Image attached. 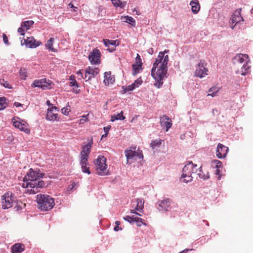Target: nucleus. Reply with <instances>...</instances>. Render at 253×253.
I'll return each mask as SVG.
<instances>
[{
  "label": "nucleus",
  "instance_id": "nucleus-4",
  "mask_svg": "<svg viewBox=\"0 0 253 253\" xmlns=\"http://www.w3.org/2000/svg\"><path fill=\"white\" fill-rule=\"evenodd\" d=\"M24 180L22 186L24 188H28V191L30 194H36L40 191V189L44 187L46 183L43 180H39L38 182H30Z\"/></svg>",
  "mask_w": 253,
  "mask_h": 253
},
{
  "label": "nucleus",
  "instance_id": "nucleus-19",
  "mask_svg": "<svg viewBox=\"0 0 253 253\" xmlns=\"http://www.w3.org/2000/svg\"><path fill=\"white\" fill-rule=\"evenodd\" d=\"M231 20L232 23L235 24L234 26H231V27L233 29L237 23L241 21H243V18L241 16L240 12L239 11H236L232 16Z\"/></svg>",
  "mask_w": 253,
  "mask_h": 253
},
{
  "label": "nucleus",
  "instance_id": "nucleus-31",
  "mask_svg": "<svg viewBox=\"0 0 253 253\" xmlns=\"http://www.w3.org/2000/svg\"><path fill=\"white\" fill-rule=\"evenodd\" d=\"M112 3L116 7L124 8L126 4V1H122L121 0H111Z\"/></svg>",
  "mask_w": 253,
  "mask_h": 253
},
{
  "label": "nucleus",
  "instance_id": "nucleus-10",
  "mask_svg": "<svg viewBox=\"0 0 253 253\" xmlns=\"http://www.w3.org/2000/svg\"><path fill=\"white\" fill-rule=\"evenodd\" d=\"M206 65L204 61H200L195 72L196 76L202 78L208 75V69L206 67Z\"/></svg>",
  "mask_w": 253,
  "mask_h": 253
},
{
  "label": "nucleus",
  "instance_id": "nucleus-51",
  "mask_svg": "<svg viewBox=\"0 0 253 253\" xmlns=\"http://www.w3.org/2000/svg\"><path fill=\"white\" fill-rule=\"evenodd\" d=\"M87 120V118L86 117V116H83V118L80 120V123H83L84 122H86Z\"/></svg>",
  "mask_w": 253,
  "mask_h": 253
},
{
  "label": "nucleus",
  "instance_id": "nucleus-5",
  "mask_svg": "<svg viewBox=\"0 0 253 253\" xmlns=\"http://www.w3.org/2000/svg\"><path fill=\"white\" fill-rule=\"evenodd\" d=\"M196 167L197 165H194L192 162H189L184 167L181 178L184 182L187 183L192 180V173L195 172Z\"/></svg>",
  "mask_w": 253,
  "mask_h": 253
},
{
  "label": "nucleus",
  "instance_id": "nucleus-20",
  "mask_svg": "<svg viewBox=\"0 0 253 253\" xmlns=\"http://www.w3.org/2000/svg\"><path fill=\"white\" fill-rule=\"evenodd\" d=\"M171 201L169 199H166L162 201L159 205L160 211H168L170 207Z\"/></svg>",
  "mask_w": 253,
  "mask_h": 253
},
{
  "label": "nucleus",
  "instance_id": "nucleus-34",
  "mask_svg": "<svg viewBox=\"0 0 253 253\" xmlns=\"http://www.w3.org/2000/svg\"><path fill=\"white\" fill-rule=\"evenodd\" d=\"M34 23V22L32 20L26 21L22 22L21 26L23 27L26 30H29L31 26L33 25Z\"/></svg>",
  "mask_w": 253,
  "mask_h": 253
},
{
  "label": "nucleus",
  "instance_id": "nucleus-42",
  "mask_svg": "<svg viewBox=\"0 0 253 253\" xmlns=\"http://www.w3.org/2000/svg\"><path fill=\"white\" fill-rule=\"evenodd\" d=\"M134 217H134L133 216H130L127 215V216H126V217H124V220L129 222L130 223H132L134 222Z\"/></svg>",
  "mask_w": 253,
  "mask_h": 253
},
{
  "label": "nucleus",
  "instance_id": "nucleus-24",
  "mask_svg": "<svg viewBox=\"0 0 253 253\" xmlns=\"http://www.w3.org/2000/svg\"><path fill=\"white\" fill-rule=\"evenodd\" d=\"M69 80L70 81V85L72 86H74L73 89L74 92H75L76 93H78L79 92L80 89H78L79 87V85L78 84L77 82L75 80V76L74 75L70 76L69 77Z\"/></svg>",
  "mask_w": 253,
  "mask_h": 253
},
{
  "label": "nucleus",
  "instance_id": "nucleus-41",
  "mask_svg": "<svg viewBox=\"0 0 253 253\" xmlns=\"http://www.w3.org/2000/svg\"><path fill=\"white\" fill-rule=\"evenodd\" d=\"M212 164L213 165H215V167L218 169L220 167H221V165H222V163L218 160H213L212 161Z\"/></svg>",
  "mask_w": 253,
  "mask_h": 253
},
{
  "label": "nucleus",
  "instance_id": "nucleus-13",
  "mask_svg": "<svg viewBox=\"0 0 253 253\" xmlns=\"http://www.w3.org/2000/svg\"><path fill=\"white\" fill-rule=\"evenodd\" d=\"M99 69L98 68L88 67L85 71L84 79L88 81L90 79L95 77L99 73Z\"/></svg>",
  "mask_w": 253,
  "mask_h": 253
},
{
  "label": "nucleus",
  "instance_id": "nucleus-64",
  "mask_svg": "<svg viewBox=\"0 0 253 253\" xmlns=\"http://www.w3.org/2000/svg\"><path fill=\"white\" fill-rule=\"evenodd\" d=\"M107 135V133H105V134L102 135V138L103 137H106Z\"/></svg>",
  "mask_w": 253,
  "mask_h": 253
},
{
  "label": "nucleus",
  "instance_id": "nucleus-35",
  "mask_svg": "<svg viewBox=\"0 0 253 253\" xmlns=\"http://www.w3.org/2000/svg\"><path fill=\"white\" fill-rule=\"evenodd\" d=\"M53 42L54 39L53 38H50L49 40L47 42L45 46L48 49L51 50L52 51L55 52V49L52 47Z\"/></svg>",
  "mask_w": 253,
  "mask_h": 253
},
{
  "label": "nucleus",
  "instance_id": "nucleus-2",
  "mask_svg": "<svg viewBox=\"0 0 253 253\" xmlns=\"http://www.w3.org/2000/svg\"><path fill=\"white\" fill-rule=\"evenodd\" d=\"M38 207L43 211L51 210L55 205L54 200L47 195H38L37 198Z\"/></svg>",
  "mask_w": 253,
  "mask_h": 253
},
{
  "label": "nucleus",
  "instance_id": "nucleus-45",
  "mask_svg": "<svg viewBox=\"0 0 253 253\" xmlns=\"http://www.w3.org/2000/svg\"><path fill=\"white\" fill-rule=\"evenodd\" d=\"M70 111V110L67 107H64L61 109L62 113L65 115H67Z\"/></svg>",
  "mask_w": 253,
  "mask_h": 253
},
{
  "label": "nucleus",
  "instance_id": "nucleus-57",
  "mask_svg": "<svg viewBox=\"0 0 253 253\" xmlns=\"http://www.w3.org/2000/svg\"><path fill=\"white\" fill-rule=\"evenodd\" d=\"M120 229L119 226L116 225L114 228V230L116 231H118Z\"/></svg>",
  "mask_w": 253,
  "mask_h": 253
},
{
  "label": "nucleus",
  "instance_id": "nucleus-27",
  "mask_svg": "<svg viewBox=\"0 0 253 253\" xmlns=\"http://www.w3.org/2000/svg\"><path fill=\"white\" fill-rule=\"evenodd\" d=\"M104 82L105 84H113L115 81L114 76L112 75L110 72H106L104 75Z\"/></svg>",
  "mask_w": 253,
  "mask_h": 253
},
{
  "label": "nucleus",
  "instance_id": "nucleus-63",
  "mask_svg": "<svg viewBox=\"0 0 253 253\" xmlns=\"http://www.w3.org/2000/svg\"><path fill=\"white\" fill-rule=\"evenodd\" d=\"M73 8H74V10H73V11H74V12H76V11H77V7H75V6H74V7H73Z\"/></svg>",
  "mask_w": 253,
  "mask_h": 253
},
{
  "label": "nucleus",
  "instance_id": "nucleus-15",
  "mask_svg": "<svg viewBox=\"0 0 253 253\" xmlns=\"http://www.w3.org/2000/svg\"><path fill=\"white\" fill-rule=\"evenodd\" d=\"M229 148L224 145L218 143L216 149V156L218 158H224L226 157Z\"/></svg>",
  "mask_w": 253,
  "mask_h": 253
},
{
  "label": "nucleus",
  "instance_id": "nucleus-14",
  "mask_svg": "<svg viewBox=\"0 0 253 253\" xmlns=\"http://www.w3.org/2000/svg\"><path fill=\"white\" fill-rule=\"evenodd\" d=\"M160 122L161 126L166 127V131L169 130L172 124L171 119L166 115H164L160 117Z\"/></svg>",
  "mask_w": 253,
  "mask_h": 253
},
{
  "label": "nucleus",
  "instance_id": "nucleus-54",
  "mask_svg": "<svg viewBox=\"0 0 253 253\" xmlns=\"http://www.w3.org/2000/svg\"><path fill=\"white\" fill-rule=\"evenodd\" d=\"M83 70H80L79 71H78L77 72V74L78 75H80L81 76V77L83 78V72H82Z\"/></svg>",
  "mask_w": 253,
  "mask_h": 253
},
{
  "label": "nucleus",
  "instance_id": "nucleus-22",
  "mask_svg": "<svg viewBox=\"0 0 253 253\" xmlns=\"http://www.w3.org/2000/svg\"><path fill=\"white\" fill-rule=\"evenodd\" d=\"M25 42L30 47H36L39 46L42 42L39 41H36L35 39L33 37L27 38L26 40H24Z\"/></svg>",
  "mask_w": 253,
  "mask_h": 253
},
{
  "label": "nucleus",
  "instance_id": "nucleus-37",
  "mask_svg": "<svg viewBox=\"0 0 253 253\" xmlns=\"http://www.w3.org/2000/svg\"><path fill=\"white\" fill-rule=\"evenodd\" d=\"M6 99L4 97H0V110L5 109L6 107Z\"/></svg>",
  "mask_w": 253,
  "mask_h": 253
},
{
  "label": "nucleus",
  "instance_id": "nucleus-23",
  "mask_svg": "<svg viewBox=\"0 0 253 253\" xmlns=\"http://www.w3.org/2000/svg\"><path fill=\"white\" fill-rule=\"evenodd\" d=\"M25 246L21 243L15 244L11 248L12 253H21L24 251Z\"/></svg>",
  "mask_w": 253,
  "mask_h": 253
},
{
  "label": "nucleus",
  "instance_id": "nucleus-33",
  "mask_svg": "<svg viewBox=\"0 0 253 253\" xmlns=\"http://www.w3.org/2000/svg\"><path fill=\"white\" fill-rule=\"evenodd\" d=\"M125 117L123 115V111H121L120 113L117 115H113L111 117V121L114 122L115 120H124Z\"/></svg>",
  "mask_w": 253,
  "mask_h": 253
},
{
  "label": "nucleus",
  "instance_id": "nucleus-11",
  "mask_svg": "<svg viewBox=\"0 0 253 253\" xmlns=\"http://www.w3.org/2000/svg\"><path fill=\"white\" fill-rule=\"evenodd\" d=\"M58 108L55 107H51L47 109L46 119L50 121H59L60 118L57 114Z\"/></svg>",
  "mask_w": 253,
  "mask_h": 253
},
{
  "label": "nucleus",
  "instance_id": "nucleus-53",
  "mask_svg": "<svg viewBox=\"0 0 253 253\" xmlns=\"http://www.w3.org/2000/svg\"><path fill=\"white\" fill-rule=\"evenodd\" d=\"M14 105L16 107H20V106H22L23 105L20 103H18V102H15L14 104Z\"/></svg>",
  "mask_w": 253,
  "mask_h": 253
},
{
  "label": "nucleus",
  "instance_id": "nucleus-9",
  "mask_svg": "<svg viewBox=\"0 0 253 253\" xmlns=\"http://www.w3.org/2000/svg\"><path fill=\"white\" fill-rule=\"evenodd\" d=\"M136 147L131 146L129 149L126 150L125 151V156L126 157L127 161L136 158L140 159L143 157L142 151L138 149L136 151Z\"/></svg>",
  "mask_w": 253,
  "mask_h": 253
},
{
  "label": "nucleus",
  "instance_id": "nucleus-3",
  "mask_svg": "<svg viewBox=\"0 0 253 253\" xmlns=\"http://www.w3.org/2000/svg\"><path fill=\"white\" fill-rule=\"evenodd\" d=\"M96 172L98 174L102 176L107 175L109 173L107 165L106 164V159L103 156H99L94 162Z\"/></svg>",
  "mask_w": 253,
  "mask_h": 253
},
{
  "label": "nucleus",
  "instance_id": "nucleus-38",
  "mask_svg": "<svg viewBox=\"0 0 253 253\" xmlns=\"http://www.w3.org/2000/svg\"><path fill=\"white\" fill-rule=\"evenodd\" d=\"M162 140L160 139L154 140L151 143V147L154 148L156 146H160L161 144Z\"/></svg>",
  "mask_w": 253,
  "mask_h": 253
},
{
  "label": "nucleus",
  "instance_id": "nucleus-1",
  "mask_svg": "<svg viewBox=\"0 0 253 253\" xmlns=\"http://www.w3.org/2000/svg\"><path fill=\"white\" fill-rule=\"evenodd\" d=\"M168 52V50H165L164 52H159L151 70V75L156 82L154 84V85L157 88H160L162 86L163 80L167 77V65L169 57L168 55H165L164 53Z\"/></svg>",
  "mask_w": 253,
  "mask_h": 253
},
{
  "label": "nucleus",
  "instance_id": "nucleus-56",
  "mask_svg": "<svg viewBox=\"0 0 253 253\" xmlns=\"http://www.w3.org/2000/svg\"><path fill=\"white\" fill-rule=\"evenodd\" d=\"M3 85L5 87H7L9 88H11V87L9 86V84L7 82H5V83Z\"/></svg>",
  "mask_w": 253,
  "mask_h": 253
},
{
  "label": "nucleus",
  "instance_id": "nucleus-7",
  "mask_svg": "<svg viewBox=\"0 0 253 253\" xmlns=\"http://www.w3.org/2000/svg\"><path fill=\"white\" fill-rule=\"evenodd\" d=\"M45 174L42 173L39 169L38 171H34L33 169H30L29 171L24 177V179L30 182H38L41 178L43 177Z\"/></svg>",
  "mask_w": 253,
  "mask_h": 253
},
{
  "label": "nucleus",
  "instance_id": "nucleus-36",
  "mask_svg": "<svg viewBox=\"0 0 253 253\" xmlns=\"http://www.w3.org/2000/svg\"><path fill=\"white\" fill-rule=\"evenodd\" d=\"M144 220L141 218L138 217H135L134 218V222H135L137 226H141L142 224L146 225V224L144 222Z\"/></svg>",
  "mask_w": 253,
  "mask_h": 253
},
{
  "label": "nucleus",
  "instance_id": "nucleus-43",
  "mask_svg": "<svg viewBox=\"0 0 253 253\" xmlns=\"http://www.w3.org/2000/svg\"><path fill=\"white\" fill-rule=\"evenodd\" d=\"M123 89V92L124 93H126L128 91H131L133 90V87H131V86L129 85L127 87L123 86L122 87Z\"/></svg>",
  "mask_w": 253,
  "mask_h": 253
},
{
  "label": "nucleus",
  "instance_id": "nucleus-26",
  "mask_svg": "<svg viewBox=\"0 0 253 253\" xmlns=\"http://www.w3.org/2000/svg\"><path fill=\"white\" fill-rule=\"evenodd\" d=\"M190 4L191 5V9L192 12L195 14L197 13L200 9V6L198 0H192L190 2Z\"/></svg>",
  "mask_w": 253,
  "mask_h": 253
},
{
  "label": "nucleus",
  "instance_id": "nucleus-55",
  "mask_svg": "<svg viewBox=\"0 0 253 253\" xmlns=\"http://www.w3.org/2000/svg\"><path fill=\"white\" fill-rule=\"evenodd\" d=\"M135 210H136L135 209V210H131L130 211V212L132 213H135V214H136L137 215H138L140 216L141 214L140 213H138V212H136Z\"/></svg>",
  "mask_w": 253,
  "mask_h": 253
},
{
  "label": "nucleus",
  "instance_id": "nucleus-59",
  "mask_svg": "<svg viewBox=\"0 0 253 253\" xmlns=\"http://www.w3.org/2000/svg\"><path fill=\"white\" fill-rule=\"evenodd\" d=\"M69 6L71 8H73L74 7V6L73 5V4L72 3V2H70L69 4Z\"/></svg>",
  "mask_w": 253,
  "mask_h": 253
},
{
  "label": "nucleus",
  "instance_id": "nucleus-28",
  "mask_svg": "<svg viewBox=\"0 0 253 253\" xmlns=\"http://www.w3.org/2000/svg\"><path fill=\"white\" fill-rule=\"evenodd\" d=\"M220 89L219 87H217L216 86H212L211 87L209 90V93L208 96H211L212 97H215L217 96V93Z\"/></svg>",
  "mask_w": 253,
  "mask_h": 253
},
{
  "label": "nucleus",
  "instance_id": "nucleus-61",
  "mask_svg": "<svg viewBox=\"0 0 253 253\" xmlns=\"http://www.w3.org/2000/svg\"><path fill=\"white\" fill-rule=\"evenodd\" d=\"M46 103H47L48 106H50V105H51V104L50 103V101L49 100L46 101Z\"/></svg>",
  "mask_w": 253,
  "mask_h": 253
},
{
  "label": "nucleus",
  "instance_id": "nucleus-52",
  "mask_svg": "<svg viewBox=\"0 0 253 253\" xmlns=\"http://www.w3.org/2000/svg\"><path fill=\"white\" fill-rule=\"evenodd\" d=\"M110 128H111L110 126H107L104 127V130L105 132L106 133H107V134H108V132L109 129H110Z\"/></svg>",
  "mask_w": 253,
  "mask_h": 253
},
{
  "label": "nucleus",
  "instance_id": "nucleus-16",
  "mask_svg": "<svg viewBox=\"0 0 253 253\" xmlns=\"http://www.w3.org/2000/svg\"><path fill=\"white\" fill-rule=\"evenodd\" d=\"M50 85V84L46 82V79H42L34 81L32 86L34 87H41L42 89H46L49 88Z\"/></svg>",
  "mask_w": 253,
  "mask_h": 253
},
{
  "label": "nucleus",
  "instance_id": "nucleus-30",
  "mask_svg": "<svg viewBox=\"0 0 253 253\" xmlns=\"http://www.w3.org/2000/svg\"><path fill=\"white\" fill-rule=\"evenodd\" d=\"M137 205L135 207V210L136 211H143V209L144 208V201L142 199H136Z\"/></svg>",
  "mask_w": 253,
  "mask_h": 253
},
{
  "label": "nucleus",
  "instance_id": "nucleus-6",
  "mask_svg": "<svg viewBox=\"0 0 253 253\" xmlns=\"http://www.w3.org/2000/svg\"><path fill=\"white\" fill-rule=\"evenodd\" d=\"M93 144L92 139L90 140V141L86 145L83 146L82 150L80 153L81 155V160H80V165H86L88 164V159L89 157V154L90 152V149L91 148V146Z\"/></svg>",
  "mask_w": 253,
  "mask_h": 253
},
{
  "label": "nucleus",
  "instance_id": "nucleus-49",
  "mask_svg": "<svg viewBox=\"0 0 253 253\" xmlns=\"http://www.w3.org/2000/svg\"><path fill=\"white\" fill-rule=\"evenodd\" d=\"M2 37L4 43L6 44H8L9 43L7 36L5 34H3L2 35Z\"/></svg>",
  "mask_w": 253,
  "mask_h": 253
},
{
  "label": "nucleus",
  "instance_id": "nucleus-44",
  "mask_svg": "<svg viewBox=\"0 0 253 253\" xmlns=\"http://www.w3.org/2000/svg\"><path fill=\"white\" fill-rule=\"evenodd\" d=\"M135 62H136V64H138L139 66L142 65V63L141 62V59L140 58V55L138 54H137V56L135 58Z\"/></svg>",
  "mask_w": 253,
  "mask_h": 253
},
{
  "label": "nucleus",
  "instance_id": "nucleus-29",
  "mask_svg": "<svg viewBox=\"0 0 253 253\" xmlns=\"http://www.w3.org/2000/svg\"><path fill=\"white\" fill-rule=\"evenodd\" d=\"M251 68V66L249 65L248 61H246L241 68V71H239L242 75H245L248 73L249 70Z\"/></svg>",
  "mask_w": 253,
  "mask_h": 253
},
{
  "label": "nucleus",
  "instance_id": "nucleus-40",
  "mask_svg": "<svg viewBox=\"0 0 253 253\" xmlns=\"http://www.w3.org/2000/svg\"><path fill=\"white\" fill-rule=\"evenodd\" d=\"M142 66H139L138 64H134L132 65V68L133 70V75H135L139 72V69L141 68Z\"/></svg>",
  "mask_w": 253,
  "mask_h": 253
},
{
  "label": "nucleus",
  "instance_id": "nucleus-60",
  "mask_svg": "<svg viewBox=\"0 0 253 253\" xmlns=\"http://www.w3.org/2000/svg\"><path fill=\"white\" fill-rule=\"evenodd\" d=\"M116 225L119 226L120 224V222L119 221H116L115 222Z\"/></svg>",
  "mask_w": 253,
  "mask_h": 253
},
{
  "label": "nucleus",
  "instance_id": "nucleus-48",
  "mask_svg": "<svg viewBox=\"0 0 253 253\" xmlns=\"http://www.w3.org/2000/svg\"><path fill=\"white\" fill-rule=\"evenodd\" d=\"M19 74L22 77H27L26 75V69H21L19 71Z\"/></svg>",
  "mask_w": 253,
  "mask_h": 253
},
{
  "label": "nucleus",
  "instance_id": "nucleus-39",
  "mask_svg": "<svg viewBox=\"0 0 253 253\" xmlns=\"http://www.w3.org/2000/svg\"><path fill=\"white\" fill-rule=\"evenodd\" d=\"M87 165L86 164V165H81V169L83 172L89 174L91 172L89 170V167H87Z\"/></svg>",
  "mask_w": 253,
  "mask_h": 253
},
{
  "label": "nucleus",
  "instance_id": "nucleus-32",
  "mask_svg": "<svg viewBox=\"0 0 253 253\" xmlns=\"http://www.w3.org/2000/svg\"><path fill=\"white\" fill-rule=\"evenodd\" d=\"M121 19H123L124 22L130 24L132 26H134L135 25V20L130 16H126L122 17Z\"/></svg>",
  "mask_w": 253,
  "mask_h": 253
},
{
  "label": "nucleus",
  "instance_id": "nucleus-12",
  "mask_svg": "<svg viewBox=\"0 0 253 253\" xmlns=\"http://www.w3.org/2000/svg\"><path fill=\"white\" fill-rule=\"evenodd\" d=\"M101 54L99 49L95 48L89 55V60L91 63L97 64L100 62Z\"/></svg>",
  "mask_w": 253,
  "mask_h": 253
},
{
  "label": "nucleus",
  "instance_id": "nucleus-62",
  "mask_svg": "<svg viewBox=\"0 0 253 253\" xmlns=\"http://www.w3.org/2000/svg\"><path fill=\"white\" fill-rule=\"evenodd\" d=\"M220 171H219V169H217L216 170V174H218L219 173Z\"/></svg>",
  "mask_w": 253,
  "mask_h": 253
},
{
  "label": "nucleus",
  "instance_id": "nucleus-17",
  "mask_svg": "<svg viewBox=\"0 0 253 253\" xmlns=\"http://www.w3.org/2000/svg\"><path fill=\"white\" fill-rule=\"evenodd\" d=\"M13 125V126L19 128L20 130L24 131L26 134H29L30 132V130L28 127V125L26 123H22L18 121H13L12 120Z\"/></svg>",
  "mask_w": 253,
  "mask_h": 253
},
{
  "label": "nucleus",
  "instance_id": "nucleus-58",
  "mask_svg": "<svg viewBox=\"0 0 253 253\" xmlns=\"http://www.w3.org/2000/svg\"><path fill=\"white\" fill-rule=\"evenodd\" d=\"M131 87H133V90L137 86L135 85V84L133 83L131 85H130Z\"/></svg>",
  "mask_w": 253,
  "mask_h": 253
},
{
  "label": "nucleus",
  "instance_id": "nucleus-47",
  "mask_svg": "<svg viewBox=\"0 0 253 253\" xmlns=\"http://www.w3.org/2000/svg\"><path fill=\"white\" fill-rule=\"evenodd\" d=\"M26 29L21 26V27L19 28L18 29V32L21 35L24 36L25 35V32L26 31Z\"/></svg>",
  "mask_w": 253,
  "mask_h": 253
},
{
  "label": "nucleus",
  "instance_id": "nucleus-21",
  "mask_svg": "<svg viewBox=\"0 0 253 253\" xmlns=\"http://www.w3.org/2000/svg\"><path fill=\"white\" fill-rule=\"evenodd\" d=\"M103 42L106 47L110 48L111 45L113 46V47H111L109 49V51L112 52L115 50L116 47L119 45L118 42L117 40H109L107 39L103 40Z\"/></svg>",
  "mask_w": 253,
  "mask_h": 253
},
{
  "label": "nucleus",
  "instance_id": "nucleus-46",
  "mask_svg": "<svg viewBox=\"0 0 253 253\" xmlns=\"http://www.w3.org/2000/svg\"><path fill=\"white\" fill-rule=\"evenodd\" d=\"M76 186V183L75 182H73V181H71L70 182V184H69V185L68 186V191H72L74 188V187H75Z\"/></svg>",
  "mask_w": 253,
  "mask_h": 253
},
{
  "label": "nucleus",
  "instance_id": "nucleus-25",
  "mask_svg": "<svg viewBox=\"0 0 253 253\" xmlns=\"http://www.w3.org/2000/svg\"><path fill=\"white\" fill-rule=\"evenodd\" d=\"M195 173H197L199 178L204 180L208 179L210 178V175L208 171L206 173L204 172L202 169V167L199 168L198 169H196L195 171Z\"/></svg>",
  "mask_w": 253,
  "mask_h": 253
},
{
  "label": "nucleus",
  "instance_id": "nucleus-50",
  "mask_svg": "<svg viewBox=\"0 0 253 253\" xmlns=\"http://www.w3.org/2000/svg\"><path fill=\"white\" fill-rule=\"evenodd\" d=\"M142 83V81H141V80H139V79L135 80V82H134V84H135V85L137 86V87H138Z\"/></svg>",
  "mask_w": 253,
  "mask_h": 253
},
{
  "label": "nucleus",
  "instance_id": "nucleus-8",
  "mask_svg": "<svg viewBox=\"0 0 253 253\" xmlns=\"http://www.w3.org/2000/svg\"><path fill=\"white\" fill-rule=\"evenodd\" d=\"M13 201V196L11 192H6L1 196V207L4 210L12 207Z\"/></svg>",
  "mask_w": 253,
  "mask_h": 253
},
{
  "label": "nucleus",
  "instance_id": "nucleus-18",
  "mask_svg": "<svg viewBox=\"0 0 253 253\" xmlns=\"http://www.w3.org/2000/svg\"><path fill=\"white\" fill-rule=\"evenodd\" d=\"M249 56L246 54H238L233 58V62L235 64H242L245 62V59H248Z\"/></svg>",
  "mask_w": 253,
  "mask_h": 253
}]
</instances>
